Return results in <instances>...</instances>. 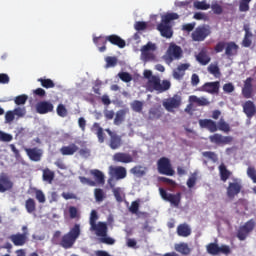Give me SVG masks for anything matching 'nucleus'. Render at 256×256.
Segmentation results:
<instances>
[{
	"label": "nucleus",
	"mask_w": 256,
	"mask_h": 256,
	"mask_svg": "<svg viewBox=\"0 0 256 256\" xmlns=\"http://www.w3.org/2000/svg\"><path fill=\"white\" fill-rule=\"evenodd\" d=\"M106 41L111 43V45H115L116 47H119V49H124V47L127 45L125 40L116 34L106 36Z\"/></svg>",
	"instance_id": "393cba45"
},
{
	"label": "nucleus",
	"mask_w": 256,
	"mask_h": 256,
	"mask_svg": "<svg viewBox=\"0 0 256 256\" xmlns=\"http://www.w3.org/2000/svg\"><path fill=\"white\" fill-rule=\"evenodd\" d=\"M208 139L212 145H217L218 147H224V145H231L233 143V136H224L220 133L210 135Z\"/></svg>",
	"instance_id": "9d476101"
},
{
	"label": "nucleus",
	"mask_w": 256,
	"mask_h": 256,
	"mask_svg": "<svg viewBox=\"0 0 256 256\" xmlns=\"http://www.w3.org/2000/svg\"><path fill=\"white\" fill-rule=\"evenodd\" d=\"M94 197L97 203H101L105 199V192L101 188L94 189Z\"/></svg>",
	"instance_id": "de8ad7c7"
},
{
	"label": "nucleus",
	"mask_w": 256,
	"mask_h": 256,
	"mask_svg": "<svg viewBox=\"0 0 256 256\" xmlns=\"http://www.w3.org/2000/svg\"><path fill=\"white\" fill-rule=\"evenodd\" d=\"M190 103H195L198 107H209L211 102L205 97H197L196 95L189 96Z\"/></svg>",
	"instance_id": "cd10ccee"
},
{
	"label": "nucleus",
	"mask_w": 256,
	"mask_h": 256,
	"mask_svg": "<svg viewBox=\"0 0 256 256\" xmlns=\"http://www.w3.org/2000/svg\"><path fill=\"white\" fill-rule=\"evenodd\" d=\"M218 131L223 133H229L231 131V126L224 119H220L217 123Z\"/></svg>",
	"instance_id": "79ce46f5"
},
{
	"label": "nucleus",
	"mask_w": 256,
	"mask_h": 256,
	"mask_svg": "<svg viewBox=\"0 0 256 256\" xmlns=\"http://www.w3.org/2000/svg\"><path fill=\"white\" fill-rule=\"evenodd\" d=\"M130 213H133L134 215H137L139 213V202L134 201L131 203V206L129 208Z\"/></svg>",
	"instance_id": "774afa93"
},
{
	"label": "nucleus",
	"mask_w": 256,
	"mask_h": 256,
	"mask_svg": "<svg viewBox=\"0 0 256 256\" xmlns=\"http://www.w3.org/2000/svg\"><path fill=\"white\" fill-rule=\"evenodd\" d=\"M12 111H13L15 117H17V119H21L25 115H27V109H25V107H17Z\"/></svg>",
	"instance_id": "8fccbe9b"
},
{
	"label": "nucleus",
	"mask_w": 256,
	"mask_h": 256,
	"mask_svg": "<svg viewBox=\"0 0 256 256\" xmlns=\"http://www.w3.org/2000/svg\"><path fill=\"white\" fill-rule=\"evenodd\" d=\"M220 87L221 83L219 81L206 82L199 88V91L209 93L210 95H217L219 94Z\"/></svg>",
	"instance_id": "a211bd4d"
},
{
	"label": "nucleus",
	"mask_w": 256,
	"mask_h": 256,
	"mask_svg": "<svg viewBox=\"0 0 256 256\" xmlns=\"http://www.w3.org/2000/svg\"><path fill=\"white\" fill-rule=\"evenodd\" d=\"M15 247H23L29 241V232L16 233L8 237Z\"/></svg>",
	"instance_id": "f3484780"
},
{
	"label": "nucleus",
	"mask_w": 256,
	"mask_h": 256,
	"mask_svg": "<svg viewBox=\"0 0 256 256\" xmlns=\"http://www.w3.org/2000/svg\"><path fill=\"white\" fill-rule=\"evenodd\" d=\"M13 189V183L7 174L2 173L0 175V193H5V191H11Z\"/></svg>",
	"instance_id": "b1692460"
},
{
	"label": "nucleus",
	"mask_w": 256,
	"mask_h": 256,
	"mask_svg": "<svg viewBox=\"0 0 256 256\" xmlns=\"http://www.w3.org/2000/svg\"><path fill=\"white\" fill-rule=\"evenodd\" d=\"M139 159V152L132 151V155L125 152H117L113 155V161L116 163H135Z\"/></svg>",
	"instance_id": "39448f33"
},
{
	"label": "nucleus",
	"mask_w": 256,
	"mask_h": 256,
	"mask_svg": "<svg viewBox=\"0 0 256 256\" xmlns=\"http://www.w3.org/2000/svg\"><path fill=\"white\" fill-rule=\"evenodd\" d=\"M143 76L148 79L147 87L149 91H156L157 93H165L171 89V81L162 80L159 76L153 75L151 70H144Z\"/></svg>",
	"instance_id": "f257e3e1"
},
{
	"label": "nucleus",
	"mask_w": 256,
	"mask_h": 256,
	"mask_svg": "<svg viewBox=\"0 0 256 256\" xmlns=\"http://www.w3.org/2000/svg\"><path fill=\"white\" fill-rule=\"evenodd\" d=\"M247 175L252 180L253 183H256V170L255 167H248L247 168Z\"/></svg>",
	"instance_id": "680f3d73"
},
{
	"label": "nucleus",
	"mask_w": 256,
	"mask_h": 256,
	"mask_svg": "<svg viewBox=\"0 0 256 256\" xmlns=\"http://www.w3.org/2000/svg\"><path fill=\"white\" fill-rule=\"evenodd\" d=\"M174 247H175V251H177V253H181V255L187 256L191 254V248H189V244L185 242L175 244Z\"/></svg>",
	"instance_id": "72a5a7b5"
},
{
	"label": "nucleus",
	"mask_w": 256,
	"mask_h": 256,
	"mask_svg": "<svg viewBox=\"0 0 256 256\" xmlns=\"http://www.w3.org/2000/svg\"><path fill=\"white\" fill-rule=\"evenodd\" d=\"M95 45L98 47V50L100 51V53H105V51H107V37H95L93 39Z\"/></svg>",
	"instance_id": "c85d7f7f"
},
{
	"label": "nucleus",
	"mask_w": 256,
	"mask_h": 256,
	"mask_svg": "<svg viewBox=\"0 0 256 256\" xmlns=\"http://www.w3.org/2000/svg\"><path fill=\"white\" fill-rule=\"evenodd\" d=\"M157 46L154 43L148 42L146 45L142 46L141 48V59L144 63L149 61H155V54L151 51H155Z\"/></svg>",
	"instance_id": "f8f14e48"
},
{
	"label": "nucleus",
	"mask_w": 256,
	"mask_h": 256,
	"mask_svg": "<svg viewBox=\"0 0 256 256\" xmlns=\"http://www.w3.org/2000/svg\"><path fill=\"white\" fill-rule=\"evenodd\" d=\"M97 219H99V216L97 215V211L96 210H92L91 214H90V227H93L94 225L97 224Z\"/></svg>",
	"instance_id": "052dcab7"
},
{
	"label": "nucleus",
	"mask_w": 256,
	"mask_h": 256,
	"mask_svg": "<svg viewBox=\"0 0 256 256\" xmlns=\"http://www.w3.org/2000/svg\"><path fill=\"white\" fill-rule=\"evenodd\" d=\"M159 193L163 201H167L173 207H179V205H181V192L171 194L168 193V191L165 190V188H159Z\"/></svg>",
	"instance_id": "0eeeda50"
},
{
	"label": "nucleus",
	"mask_w": 256,
	"mask_h": 256,
	"mask_svg": "<svg viewBox=\"0 0 256 256\" xmlns=\"http://www.w3.org/2000/svg\"><path fill=\"white\" fill-rule=\"evenodd\" d=\"M252 0H240L239 1V11L240 13H247L251 9L249 6V3H251Z\"/></svg>",
	"instance_id": "49530a36"
},
{
	"label": "nucleus",
	"mask_w": 256,
	"mask_h": 256,
	"mask_svg": "<svg viewBox=\"0 0 256 256\" xmlns=\"http://www.w3.org/2000/svg\"><path fill=\"white\" fill-rule=\"evenodd\" d=\"M27 157L30 159V161L39 162L41 161V158L43 157V150L34 147V148H25L24 149Z\"/></svg>",
	"instance_id": "aec40b11"
},
{
	"label": "nucleus",
	"mask_w": 256,
	"mask_h": 256,
	"mask_svg": "<svg viewBox=\"0 0 256 256\" xmlns=\"http://www.w3.org/2000/svg\"><path fill=\"white\" fill-rule=\"evenodd\" d=\"M108 185L110 189H112V193L117 203H123V199H125V194H123V191L121 190V188L119 187L115 188V183H113V178L108 179Z\"/></svg>",
	"instance_id": "4be33fe9"
},
{
	"label": "nucleus",
	"mask_w": 256,
	"mask_h": 256,
	"mask_svg": "<svg viewBox=\"0 0 256 256\" xmlns=\"http://www.w3.org/2000/svg\"><path fill=\"white\" fill-rule=\"evenodd\" d=\"M211 9L215 15H221L223 13V7L219 4H212Z\"/></svg>",
	"instance_id": "69168bd1"
},
{
	"label": "nucleus",
	"mask_w": 256,
	"mask_h": 256,
	"mask_svg": "<svg viewBox=\"0 0 256 256\" xmlns=\"http://www.w3.org/2000/svg\"><path fill=\"white\" fill-rule=\"evenodd\" d=\"M242 107H243V112L248 117V119H251L252 117H255V115H256V106H255V103H253V101H251V100L246 101L242 105Z\"/></svg>",
	"instance_id": "a878e982"
},
{
	"label": "nucleus",
	"mask_w": 256,
	"mask_h": 256,
	"mask_svg": "<svg viewBox=\"0 0 256 256\" xmlns=\"http://www.w3.org/2000/svg\"><path fill=\"white\" fill-rule=\"evenodd\" d=\"M25 208L27 213H35L37 209V203H35V200L33 198H29L25 202Z\"/></svg>",
	"instance_id": "ea45409f"
},
{
	"label": "nucleus",
	"mask_w": 256,
	"mask_h": 256,
	"mask_svg": "<svg viewBox=\"0 0 256 256\" xmlns=\"http://www.w3.org/2000/svg\"><path fill=\"white\" fill-rule=\"evenodd\" d=\"M27 99H29V96L22 94L15 97L14 103L16 105H25L27 103Z\"/></svg>",
	"instance_id": "5fc2aeb1"
},
{
	"label": "nucleus",
	"mask_w": 256,
	"mask_h": 256,
	"mask_svg": "<svg viewBox=\"0 0 256 256\" xmlns=\"http://www.w3.org/2000/svg\"><path fill=\"white\" fill-rule=\"evenodd\" d=\"M42 179L43 181L51 185V183H53V180L55 179V172H53V170L49 168H45L42 171Z\"/></svg>",
	"instance_id": "f704fd0d"
},
{
	"label": "nucleus",
	"mask_w": 256,
	"mask_h": 256,
	"mask_svg": "<svg viewBox=\"0 0 256 256\" xmlns=\"http://www.w3.org/2000/svg\"><path fill=\"white\" fill-rule=\"evenodd\" d=\"M109 175L110 179H116V181H121V179H125L127 177V169L123 166H110L109 167Z\"/></svg>",
	"instance_id": "dca6fc26"
},
{
	"label": "nucleus",
	"mask_w": 256,
	"mask_h": 256,
	"mask_svg": "<svg viewBox=\"0 0 256 256\" xmlns=\"http://www.w3.org/2000/svg\"><path fill=\"white\" fill-rule=\"evenodd\" d=\"M106 61V69H109V67H116L117 65V57L115 56H108L105 58Z\"/></svg>",
	"instance_id": "864d4df0"
},
{
	"label": "nucleus",
	"mask_w": 256,
	"mask_h": 256,
	"mask_svg": "<svg viewBox=\"0 0 256 256\" xmlns=\"http://www.w3.org/2000/svg\"><path fill=\"white\" fill-rule=\"evenodd\" d=\"M128 110L122 109L116 112V116L114 118V125H121L125 121V115H127Z\"/></svg>",
	"instance_id": "e433bc0d"
},
{
	"label": "nucleus",
	"mask_w": 256,
	"mask_h": 256,
	"mask_svg": "<svg viewBox=\"0 0 256 256\" xmlns=\"http://www.w3.org/2000/svg\"><path fill=\"white\" fill-rule=\"evenodd\" d=\"M131 109L135 111V113H141L143 111V102L139 100H135L131 103Z\"/></svg>",
	"instance_id": "603ef678"
},
{
	"label": "nucleus",
	"mask_w": 256,
	"mask_h": 256,
	"mask_svg": "<svg viewBox=\"0 0 256 256\" xmlns=\"http://www.w3.org/2000/svg\"><path fill=\"white\" fill-rule=\"evenodd\" d=\"M211 35V27L208 25H200L195 28V30L192 32L191 37L192 41H196L198 43H201V41H205Z\"/></svg>",
	"instance_id": "423d86ee"
},
{
	"label": "nucleus",
	"mask_w": 256,
	"mask_h": 256,
	"mask_svg": "<svg viewBox=\"0 0 256 256\" xmlns=\"http://www.w3.org/2000/svg\"><path fill=\"white\" fill-rule=\"evenodd\" d=\"M81 237V225L75 224L68 233L64 234L59 242L60 247L63 249H71Z\"/></svg>",
	"instance_id": "7ed1b4c3"
},
{
	"label": "nucleus",
	"mask_w": 256,
	"mask_h": 256,
	"mask_svg": "<svg viewBox=\"0 0 256 256\" xmlns=\"http://www.w3.org/2000/svg\"><path fill=\"white\" fill-rule=\"evenodd\" d=\"M91 175L95 177L96 183L98 185H105V175L100 170L94 169L90 171Z\"/></svg>",
	"instance_id": "c9c22d12"
},
{
	"label": "nucleus",
	"mask_w": 256,
	"mask_h": 256,
	"mask_svg": "<svg viewBox=\"0 0 256 256\" xmlns=\"http://www.w3.org/2000/svg\"><path fill=\"white\" fill-rule=\"evenodd\" d=\"M93 128L97 130L96 135L98 138L99 143H105V132L99 123L95 122L93 124Z\"/></svg>",
	"instance_id": "4c0bfd02"
},
{
	"label": "nucleus",
	"mask_w": 256,
	"mask_h": 256,
	"mask_svg": "<svg viewBox=\"0 0 256 256\" xmlns=\"http://www.w3.org/2000/svg\"><path fill=\"white\" fill-rule=\"evenodd\" d=\"M53 109H55V106H53V103L49 101H40L36 104V112L39 113V115L53 113Z\"/></svg>",
	"instance_id": "6ab92c4d"
},
{
	"label": "nucleus",
	"mask_w": 256,
	"mask_h": 256,
	"mask_svg": "<svg viewBox=\"0 0 256 256\" xmlns=\"http://www.w3.org/2000/svg\"><path fill=\"white\" fill-rule=\"evenodd\" d=\"M79 151V146H77L75 143H71L68 146H63L60 148L61 155H75Z\"/></svg>",
	"instance_id": "c756f323"
},
{
	"label": "nucleus",
	"mask_w": 256,
	"mask_h": 256,
	"mask_svg": "<svg viewBox=\"0 0 256 256\" xmlns=\"http://www.w3.org/2000/svg\"><path fill=\"white\" fill-rule=\"evenodd\" d=\"M195 9L200 11H207V9H211V4H207V1H196L194 2Z\"/></svg>",
	"instance_id": "c03bdc74"
},
{
	"label": "nucleus",
	"mask_w": 256,
	"mask_h": 256,
	"mask_svg": "<svg viewBox=\"0 0 256 256\" xmlns=\"http://www.w3.org/2000/svg\"><path fill=\"white\" fill-rule=\"evenodd\" d=\"M203 157L211 159V161H217V154L215 152L206 151L202 153Z\"/></svg>",
	"instance_id": "338daca9"
},
{
	"label": "nucleus",
	"mask_w": 256,
	"mask_h": 256,
	"mask_svg": "<svg viewBox=\"0 0 256 256\" xmlns=\"http://www.w3.org/2000/svg\"><path fill=\"white\" fill-rule=\"evenodd\" d=\"M56 112L58 117H62V118L67 117V115L69 114V112L67 111V108L63 104H59L57 106Z\"/></svg>",
	"instance_id": "3c124183"
},
{
	"label": "nucleus",
	"mask_w": 256,
	"mask_h": 256,
	"mask_svg": "<svg viewBox=\"0 0 256 256\" xmlns=\"http://www.w3.org/2000/svg\"><path fill=\"white\" fill-rule=\"evenodd\" d=\"M105 131L110 137L108 144L110 149H112L113 151L121 149V147L123 146V138L121 137V135L117 134V132L111 131V129L109 128L105 129Z\"/></svg>",
	"instance_id": "ddd939ff"
},
{
	"label": "nucleus",
	"mask_w": 256,
	"mask_h": 256,
	"mask_svg": "<svg viewBox=\"0 0 256 256\" xmlns=\"http://www.w3.org/2000/svg\"><path fill=\"white\" fill-rule=\"evenodd\" d=\"M134 28L136 31H145L147 29V22L138 21L134 24Z\"/></svg>",
	"instance_id": "e2e57ef3"
},
{
	"label": "nucleus",
	"mask_w": 256,
	"mask_h": 256,
	"mask_svg": "<svg viewBox=\"0 0 256 256\" xmlns=\"http://www.w3.org/2000/svg\"><path fill=\"white\" fill-rule=\"evenodd\" d=\"M79 181L83 184V185H89L90 187H95L97 185L96 181H93L85 176H80L79 177Z\"/></svg>",
	"instance_id": "6e6d98bb"
},
{
	"label": "nucleus",
	"mask_w": 256,
	"mask_h": 256,
	"mask_svg": "<svg viewBox=\"0 0 256 256\" xmlns=\"http://www.w3.org/2000/svg\"><path fill=\"white\" fill-rule=\"evenodd\" d=\"M176 231L179 237H189L191 235V227L187 223L179 224Z\"/></svg>",
	"instance_id": "7c9ffc66"
},
{
	"label": "nucleus",
	"mask_w": 256,
	"mask_h": 256,
	"mask_svg": "<svg viewBox=\"0 0 256 256\" xmlns=\"http://www.w3.org/2000/svg\"><path fill=\"white\" fill-rule=\"evenodd\" d=\"M218 169H219L220 179H221V181H223V183H226L227 179H229V177H231V175H233V172L229 171L227 169V166H225V164H220Z\"/></svg>",
	"instance_id": "473e14b6"
},
{
	"label": "nucleus",
	"mask_w": 256,
	"mask_h": 256,
	"mask_svg": "<svg viewBox=\"0 0 256 256\" xmlns=\"http://www.w3.org/2000/svg\"><path fill=\"white\" fill-rule=\"evenodd\" d=\"M0 141H3L4 143H9L13 141V136L11 134L0 131Z\"/></svg>",
	"instance_id": "4d7b16f0"
},
{
	"label": "nucleus",
	"mask_w": 256,
	"mask_h": 256,
	"mask_svg": "<svg viewBox=\"0 0 256 256\" xmlns=\"http://www.w3.org/2000/svg\"><path fill=\"white\" fill-rule=\"evenodd\" d=\"M118 77L124 83H131L133 81V76L129 72H120L118 73Z\"/></svg>",
	"instance_id": "09e8293b"
},
{
	"label": "nucleus",
	"mask_w": 256,
	"mask_h": 256,
	"mask_svg": "<svg viewBox=\"0 0 256 256\" xmlns=\"http://www.w3.org/2000/svg\"><path fill=\"white\" fill-rule=\"evenodd\" d=\"M90 231H95L98 237H107V231H109V229L107 228V223L98 222L90 227Z\"/></svg>",
	"instance_id": "5701e85b"
},
{
	"label": "nucleus",
	"mask_w": 256,
	"mask_h": 256,
	"mask_svg": "<svg viewBox=\"0 0 256 256\" xmlns=\"http://www.w3.org/2000/svg\"><path fill=\"white\" fill-rule=\"evenodd\" d=\"M196 61H198L200 65L204 66L211 63V56H209L206 48H202L198 55H196Z\"/></svg>",
	"instance_id": "bb28decb"
},
{
	"label": "nucleus",
	"mask_w": 256,
	"mask_h": 256,
	"mask_svg": "<svg viewBox=\"0 0 256 256\" xmlns=\"http://www.w3.org/2000/svg\"><path fill=\"white\" fill-rule=\"evenodd\" d=\"M253 229H255V221L253 219L248 220L244 225L239 227L236 234L237 239H239V241H245V239L249 237V234L252 233Z\"/></svg>",
	"instance_id": "6e6552de"
},
{
	"label": "nucleus",
	"mask_w": 256,
	"mask_h": 256,
	"mask_svg": "<svg viewBox=\"0 0 256 256\" xmlns=\"http://www.w3.org/2000/svg\"><path fill=\"white\" fill-rule=\"evenodd\" d=\"M242 95H243L244 99H251V97H253V88L243 87Z\"/></svg>",
	"instance_id": "bf43d9fd"
},
{
	"label": "nucleus",
	"mask_w": 256,
	"mask_h": 256,
	"mask_svg": "<svg viewBox=\"0 0 256 256\" xmlns=\"http://www.w3.org/2000/svg\"><path fill=\"white\" fill-rule=\"evenodd\" d=\"M15 121V113L13 111H7L5 114V123H13Z\"/></svg>",
	"instance_id": "0e129e2a"
},
{
	"label": "nucleus",
	"mask_w": 256,
	"mask_h": 256,
	"mask_svg": "<svg viewBox=\"0 0 256 256\" xmlns=\"http://www.w3.org/2000/svg\"><path fill=\"white\" fill-rule=\"evenodd\" d=\"M207 71L208 73H210V75H214L216 78L221 77V70L219 69V65L217 63L215 64L211 63L207 67Z\"/></svg>",
	"instance_id": "58836bf2"
},
{
	"label": "nucleus",
	"mask_w": 256,
	"mask_h": 256,
	"mask_svg": "<svg viewBox=\"0 0 256 256\" xmlns=\"http://www.w3.org/2000/svg\"><path fill=\"white\" fill-rule=\"evenodd\" d=\"M38 83H41V86L44 89H53L55 87V82L49 78H38Z\"/></svg>",
	"instance_id": "a19ab883"
},
{
	"label": "nucleus",
	"mask_w": 256,
	"mask_h": 256,
	"mask_svg": "<svg viewBox=\"0 0 256 256\" xmlns=\"http://www.w3.org/2000/svg\"><path fill=\"white\" fill-rule=\"evenodd\" d=\"M177 19H179V14L177 13H167L162 16L161 23L157 25V30L162 37H165V39H171V37H173V28H171L170 23Z\"/></svg>",
	"instance_id": "f03ea898"
},
{
	"label": "nucleus",
	"mask_w": 256,
	"mask_h": 256,
	"mask_svg": "<svg viewBox=\"0 0 256 256\" xmlns=\"http://www.w3.org/2000/svg\"><path fill=\"white\" fill-rule=\"evenodd\" d=\"M182 104L183 97H181L179 94H174L172 97H169L162 102L164 109H166V111L169 113H173L175 109H179Z\"/></svg>",
	"instance_id": "20e7f679"
},
{
	"label": "nucleus",
	"mask_w": 256,
	"mask_h": 256,
	"mask_svg": "<svg viewBox=\"0 0 256 256\" xmlns=\"http://www.w3.org/2000/svg\"><path fill=\"white\" fill-rule=\"evenodd\" d=\"M130 173L135 175V177H143L145 175V169L141 165L134 166L130 169Z\"/></svg>",
	"instance_id": "37998d69"
},
{
	"label": "nucleus",
	"mask_w": 256,
	"mask_h": 256,
	"mask_svg": "<svg viewBox=\"0 0 256 256\" xmlns=\"http://www.w3.org/2000/svg\"><path fill=\"white\" fill-rule=\"evenodd\" d=\"M207 253L209 255H219V253H222L223 255H229L231 254V247L227 245H221L219 246L218 243H209L206 246Z\"/></svg>",
	"instance_id": "4468645a"
},
{
	"label": "nucleus",
	"mask_w": 256,
	"mask_h": 256,
	"mask_svg": "<svg viewBox=\"0 0 256 256\" xmlns=\"http://www.w3.org/2000/svg\"><path fill=\"white\" fill-rule=\"evenodd\" d=\"M237 51H239V45H237L235 42L226 43L225 55H227V57H233L237 54Z\"/></svg>",
	"instance_id": "2f4dec72"
},
{
	"label": "nucleus",
	"mask_w": 256,
	"mask_h": 256,
	"mask_svg": "<svg viewBox=\"0 0 256 256\" xmlns=\"http://www.w3.org/2000/svg\"><path fill=\"white\" fill-rule=\"evenodd\" d=\"M68 213L70 219H81V213L79 212V209L75 206H70L68 208Z\"/></svg>",
	"instance_id": "a18cd8bd"
},
{
	"label": "nucleus",
	"mask_w": 256,
	"mask_h": 256,
	"mask_svg": "<svg viewBox=\"0 0 256 256\" xmlns=\"http://www.w3.org/2000/svg\"><path fill=\"white\" fill-rule=\"evenodd\" d=\"M35 197H36L37 201L40 202V203H45V201H47L46 198H45V194L43 193L42 190L36 189L35 190Z\"/></svg>",
	"instance_id": "13d9d810"
},
{
	"label": "nucleus",
	"mask_w": 256,
	"mask_h": 256,
	"mask_svg": "<svg viewBox=\"0 0 256 256\" xmlns=\"http://www.w3.org/2000/svg\"><path fill=\"white\" fill-rule=\"evenodd\" d=\"M158 172L161 175H168L169 177H173L175 175V170L171 167V160L167 157H162L157 162Z\"/></svg>",
	"instance_id": "1a4fd4ad"
},
{
	"label": "nucleus",
	"mask_w": 256,
	"mask_h": 256,
	"mask_svg": "<svg viewBox=\"0 0 256 256\" xmlns=\"http://www.w3.org/2000/svg\"><path fill=\"white\" fill-rule=\"evenodd\" d=\"M183 55V50L177 44H170L167 50L166 61L173 63L175 59H179Z\"/></svg>",
	"instance_id": "2eb2a0df"
},
{
	"label": "nucleus",
	"mask_w": 256,
	"mask_h": 256,
	"mask_svg": "<svg viewBox=\"0 0 256 256\" xmlns=\"http://www.w3.org/2000/svg\"><path fill=\"white\" fill-rule=\"evenodd\" d=\"M241 189H243L241 180L235 178L233 182H229L228 187L226 188L228 199H235V197L241 193Z\"/></svg>",
	"instance_id": "9b49d317"
},
{
	"label": "nucleus",
	"mask_w": 256,
	"mask_h": 256,
	"mask_svg": "<svg viewBox=\"0 0 256 256\" xmlns=\"http://www.w3.org/2000/svg\"><path fill=\"white\" fill-rule=\"evenodd\" d=\"M199 125L202 129H207L210 133H217L219 131L217 122L211 119H201L199 120Z\"/></svg>",
	"instance_id": "412c9836"
}]
</instances>
